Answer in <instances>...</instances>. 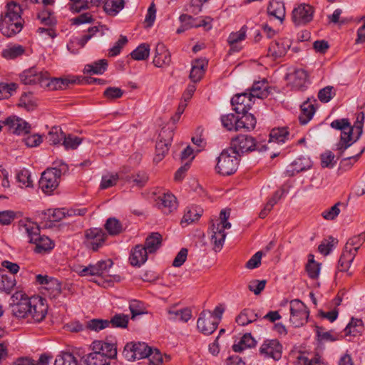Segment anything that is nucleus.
Instances as JSON below:
<instances>
[{"label": "nucleus", "mask_w": 365, "mask_h": 365, "mask_svg": "<svg viewBox=\"0 0 365 365\" xmlns=\"http://www.w3.org/2000/svg\"><path fill=\"white\" fill-rule=\"evenodd\" d=\"M25 51L24 48L20 45L9 47L3 51V56L6 58L14 59L21 56Z\"/></svg>", "instance_id": "obj_55"}, {"label": "nucleus", "mask_w": 365, "mask_h": 365, "mask_svg": "<svg viewBox=\"0 0 365 365\" xmlns=\"http://www.w3.org/2000/svg\"><path fill=\"white\" fill-rule=\"evenodd\" d=\"M110 326L108 319H93L86 323V328L88 330L98 332Z\"/></svg>", "instance_id": "obj_48"}, {"label": "nucleus", "mask_w": 365, "mask_h": 365, "mask_svg": "<svg viewBox=\"0 0 365 365\" xmlns=\"http://www.w3.org/2000/svg\"><path fill=\"white\" fill-rule=\"evenodd\" d=\"M20 226L21 232L26 235L30 243L36 241V237L40 235V229L36 222L27 220L21 223Z\"/></svg>", "instance_id": "obj_29"}, {"label": "nucleus", "mask_w": 365, "mask_h": 365, "mask_svg": "<svg viewBox=\"0 0 365 365\" xmlns=\"http://www.w3.org/2000/svg\"><path fill=\"white\" fill-rule=\"evenodd\" d=\"M295 365H324L321 361L320 357L316 356L309 359L303 354H300L295 361Z\"/></svg>", "instance_id": "obj_56"}, {"label": "nucleus", "mask_w": 365, "mask_h": 365, "mask_svg": "<svg viewBox=\"0 0 365 365\" xmlns=\"http://www.w3.org/2000/svg\"><path fill=\"white\" fill-rule=\"evenodd\" d=\"M22 9L21 6L15 2L10 1L8 2L5 6V10L1 14V17H9L14 19V20H17L19 21L24 22L22 16Z\"/></svg>", "instance_id": "obj_27"}, {"label": "nucleus", "mask_w": 365, "mask_h": 365, "mask_svg": "<svg viewBox=\"0 0 365 365\" xmlns=\"http://www.w3.org/2000/svg\"><path fill=\"white\" fill-rule=\"evenodd\" d=\"M128 315L118 314L114 315L110 320H108L110 324L113 327L125 328L128 324Z\"/></svg>", "instance_id": "obj_57"}, {"label": "nucleus", "mask_w": 365, "mask_h": 365, "mask_svg": "<svg viewBox=\"0 0 365 365\" xmlns=\"http://www.w3.org/2000/svg\"><path fill=\"white\" fill-rule=\"evenodd\" d=\"M312 167L311 161L307 158H299L296 159L291 165L292 175L307 170Z\"/></svg>", "instance_id": "obj_47"}, {"label": "nucleus", "mask_w": 365, "mask_h": 365, "mask_svg": "<svg viewBox=\"0 0 365 365\" xmlns=\"http://www.w3.org/2000/svg\"><path fill=\"white\" fill-rule=\"evenodd\" d=\"M291 44V40L287 38L278 39L269 46V54L276 58L284 56L290 48Z\"/></svg>", "instance_id": "obj_22"}, {"label": "nucleus", "mask_w": 365, "mask_h": 365, "mask_svg": "<svg viewBox=\"0 0 365 365\" xmlns=\"http://www.w3.org/2000/svg\"><path fill=\"white\" fill-rule=\"evenodd\" d=\"M14 276H9L4 269H0V291L9 294L16 285Z\"/></svg>", "instance_id": "obj_36"}, {"label": "nucleus", "mask_w": 365, "mask_h": 365, "mask_svg": "<svg viewBox=\"0 0 365 365\" xmlns=\"http://www.w3.org/2000/svg\"><path fill=\"white\" fill-rule=\"evenodd\" d=\"M289 137V133L287 128H277L271 130L269 134V143H284Z\"/></svg>", "instance_id": "obj_34"}, {"label": "nucleus", "mask_w": 365, "mask_h": 365, "mask_svg": "<svg viewBox=\"0 0 365 365\" xmlns=\"http://www.w3.org/2000/svg\"><path fill=\"white\" fill-rule=\"evenodd\" d=\"M157 205L165 214H169L177 209L178 202L176 197L170 192L163 193L158 197Z\"/></svg>", "instance_id": "obj_23"}, {"label": "nucleus", "mask_w": 365, "mask_h": 365, "mask_svg": "<svg viewBox=\"0 0 365 365\" xmlns=\"http://www.w3.org/2000/svg\"><path fill=\"white\" fill-rule=\"evenodd\" d=\"M364 120V114L360 113L357 115L356 122L353 126L350 125L348 119L346 118L337 119L331 123L332 128L341 130L340 140L335 145L334 150L337 153V158H342L341 164L343 166L351 168L364 152L365 148H361L356 152H351L349 155L344 157L345 151L356 142L361 135Z\"/></svg>", "instance_id": "obj_1"}, {"label": "nucleus", "mask_w": 365, "mask_h": 365, "mask_svg": "<svg viewBox=\"0 0 365 365\" xmlns=\"http://www.w3.org/2000/svg\"><path fill=\"white\" fill-rule=\"evenodd\" d=\"M250 93H243L235 95L231 100L234 110L237 113H245L250 110L253 98Z\"/></svg>", "instance_id": "obj_19"}, {"label": "nucleus", "mask_w": 365, "mask_h": 365, "mask_svg": "<svg viewBox=\"0 0 365 365\" xmlns=\"http://www.w3.org/2000/svg\"><path fill=\"white\" fill-rule=\"evenodd\" d=\"M65 134L57 127H53L49 131L47 138L51 144L56 145L63 140Z\"/></svg>", "instance_id": "obj_58"}, {"label": "nucleus", "mask_w": 365, "mask_h": 365, "mask_svg": "<svg viewBox=\"0 0 365 365\" xmlns=\"http://www.w3.org/2000/svg\"><path fill=\"white\" fill-rule=\"evenodd\" d=\"M336 243V240L330 237L329 240H325L319 245L318 250L322 255H328L333 250Z\"/></svg>", "instance_id": "obj_64"}, {"label": "nucleus", "mask_w": 365, "mask_h": 365, "mask_svg": "<svg viewBox=\"0 0 365 365\" xmlns=\"http://www.w3.org/2000/svg\"><path fill=\"white\" fill-rule=\"evenodd\" d=\"M336 163L335 155L331 151L327 150L321 155V165L323 168H333Z\"/></svg>", "instance_id": "obj_61"}, {"label": "nucleus", "mask_w": 365, "mask_h": 365, "mask_svg": "<svg viewBox=\"0 0 365 365\" xmlns=\"http://www.w3.org/2000/svg\"><path fill=\"white\" fill-rule=\"evenodd\" d=\"M107 61L101 59L93 64L86 65L84 68V73L93 74H102L106 70Z\"/></svg>", "instance_id": "obj_44"}, {"label": "nucleus", "mask_w": 365, "mask_h": 365, "mask_svg": "<svg viewBox=\"0 0 365 365\" xmlns=\"http://www.w3.org/2000/svg\"><path fill=\"white\" fill-rule=\"evenodd\" d=\"M171 62V57L169 51L162 43H158L155 49L153 64L158 68L168 66Z\"/></svg>", "instance_id": "obj_21"}, {"label": "nucleus", "mask_w": 365, "mask_h": 365, "mask_svg": "<svg viewBox=\"0 0 365 365\" xmlns=\"http://www.w3.org/2000/svg\"><path fill=\"white\" fill-rule=\"evenodd\" d=\"M105 228L110 235H117L123 231L122 224L115 217L107 220Z\"/></svg>", "instance_id": "obj_50"}, {"label": "nucleus", "mask_w": 365, "mask_h": 365, "mask_svg": "<svg viewBox=\"0 0 365 365\" xmlns=\"http://www.w3.org/2000/svg\"><path fill=\"white\" fill-rule=\"evenodd\" d=\"M266 284L267 281L265 279H253L250 282L248 289L250 291L254 292L255 294L257 295L264 289Z\"/></svg>", "instance_id": "obj_63"}, {"label": "nucleus", "mask_w": 365, "mask_h": 365, "mask_svg": "<svg viewBox=\"0 0 365 365\" xmlns=\"http://www.w3.org/2000/svg\"><path fill=\"white\" fill-rule=\"evenodd\" d=\"M148 177L145 172H138L135 175H132L128 179L129 183H132L133 186L142 187L145 186L148 182Z\"/></svg>", "instance_id": "obj_54"}, {"label": "nucleus", "mask_w": 365, "mask_h": 365, "mask_svg": "<svg viewBox=\"0 0 365 365\" xmlns=\"http://www.w3.org/2000/svg\"><path fill=\"white\" fill-rule=\"evenodd\" d=\"M365 242V232L350 238L345 245L344 249L356 254L358 250Z\"/></svg>", "instance_id": "obj_42"}, {"label": "nucleus", "mask_w": 365, "mask_h": 365, "mask_svg": "<svg viewBox=\"0 0 365 365\" xmlns=\"http://www.w3.org/2000/svg\"><path fill=\"white\" fill-rule=\"evenodd\" d=\"M302 114L299 120L302 124L307 123L315 113L314 106L309 103H304L302 106Z\"/></svg>", "instance_id": "obj_49"}, {"label": "nucleus", "mask_w": 365, "mask_h": 365, "mask_svg": "<svg viewBox=\"0 0 365 365\" xmlns=\"http://www.w3.org/2000/svg\"><path fill=\"white\" fill-rule=\"evenodd\" d=\"M103 26H93L88 29V34L82 36L81 37L74 38L68 45V48L70 50V46L71 44H76L80 46V48H83L86 43L93 37V36L98 31H101V34L103 33Z\"/></svg>", "instance_id": "obj_31"}, {"label": "nucleus", "mask_w": 365, "mask_h": 365, "mask_svg": "<svg viewBox=\"0 0 365 365\" xmlns=\"http://www.w3.org/2000/svg\"><path fill=\"white\" fill-rule=\"evenodd\" d=\"M355 256V252H351V251L344 249L338 262V270L340 272H347Z\"/></svg>", "instance_id": "obj_37"}, {"label": "nucleus", "mask_w": 365, "mask_h": 365, "mask_svg": "<svg viewBox=\"0 0 365 365\" xmlns=\"http://www.w3.org/2000/svg\"><path fill=\"white\" fill-rule=\"evenodd\" d=\"M219 324V319L210 311L204 310L200 314L197 322L198 330L205 335L213 333Z\"/></svg>", "instance_id": "obj_10"}, {"label": "nucleus", "mask_w": 365, "mask_h": 365, "mask_svg": "<svg viewBox=\"0 0 365 365\" xmlns=\"http://www.w3.org/2000/svg\"><path fill=\"white\" fill-rule=\"evenodd\" d=\"M81 138L72 135H64L63 145L66 150L76 149L81 143Z\"/></svg>", "instance_id": "obj_60"}, {"label": "nucleus", "mask_w": 365, "mask_h": 365, "mask_svg": "<svg viewBox=\"0 0 365 365\" xmlns=\"http://www.w3.org/2000/svg\"><path fill=\"white\" fill-rule=\"evenodd\" d=\"M259 353L264 358L278 361L282 354V346L277 339L266 340L259 348Z\"/></svg>", "instance_id": "obj_14"}, {"label": "nucleus", "mask_w": 365, "mask_h": 365, "mask_svg": "<svg viewBox=\"0 0 365 365\" xmlns=\"http://www.w3.org/2000/svg\"><path fill=\"white\" fill-rule=\"evenodd\" d=\"M47 73L46 71L32 67L23 71L19 78L25 85H39L44 87Z\"/></svg>", "instance_id": "obj_13"}, {"label": "nucleus", "mask_w": 365, "mask_h": 365, "mask_svg": "<svg viewBox=\"0 0 365 365\" xmlns=\"http://www.w3.org/2000/svg\"><path fill=\"white\" fill-rule=\"evenodd\" d=\"M207 66V61L205 58L195 60L192 63L190 78L194 83L199 82L202 78Z\"/></svg>", "instance_id": "obj_25"}, {"label": "nucleus", "mask_w": 365, "mask_h": 365, "mask_svg": "<svg viewBox=\"0 0 365 365\" xmlns=\"http://www.w3.org/2000/svg\"><path fill=\"white\" fill-rule=\"evenodd\" d=\"M173 137V130L171 128H163L159 133V140L155 146V156L154 161L160 162L169 150Z\"/></svg>", "instance_id": "obj_9"}, {"label": "nucleus", "mask_w": 365, "mask_h": 365, "mask_svg": "<svg viewBox=\"0 0 365 365\" xmlns=\"http://www.w3.org/2000/svg\"><path fill=\"white\" fill-rule=\"evenodd\" d=\"M290 318L289 321L295 327L303 326L309 317V311L306 305L299 299H294L289 302Z\"/></svg>", "instance_id": "obj_7"}, {"label": "nucleus", "mask_w": 365, "mask_h": 365, "mask_svg": "<svg viewBox=\"0 0 365 365\" xmlns=\"http://www.w3.org/2000/svg\"><path fill=\"white\" fill-rule=\"evenodd\" d=\"M168 313L170 316L169 319L176 322H187L192 317L191 310L188 308L178 310L170 309L168 311Z\"/></svg>", "instance_id": "obj_38"}, {"label": "nucleus", "mask_w": 365, "mask_h": 365, "mask_svg": "<svg viewBox=\"0 0 365 365\" xmlns=\"http://www.w3.org/2000/svg\"><path fill=\"white\" fill-rule=\"evenodd\" d=\"M149 252L142 245H137L131 250L129 260L130 264L135 267H140L148 259Z\"/></svg>", "instance_id": "obj_24"}, {"label": "nucleus", "mask_w": 365, "mask_h": 365, "mask_svg": "<svg viewBox=\"0 0 365 365\" xmlns=\"http://www.w3.org/2000/svg\"><path fill=\"white\" fill-rule=\"evenodd\" d=\"M162 236L158 232H152L145 240L144 247L150 253L155 252L160 246Z\"/></svg>", "instance_id": "obj_39"}, {"label": "nucleus", "mask_w": 365, "mask_h": 365, "mask_svg": "<svg viewBox=\"0 0 365 365\" xmlns=\"http://www.w3.org/2000/svg\"><path fill=\"white\" fill-rule=\"evenodd\" d=\"M104 11L110 16H115L124 7L123 0H105Z\"/></svg>", "instance_id": "obj_41"}, {"label": "nucleus", "mask_w": 365, "mask_h": 365, "mask_svg": "<svg viewBox=\"0 0 365 365\" xmlns=\"http://www.w3.org/2000/svg\"><path fill=\"white\" fill-rule=\"evenodd\" d=\"M124 91L118 87H108L103 92V96L109 100L114 101L123 96Z\"/></svg>", "instance_id": "obj_59"}, {"label": "nucleus", "mask_w": 365, "mask_h": 365, "mask_svg": "<svg viewBox=\"0 0 365 365\" xmlns=\"http://www.w3.org/2000/svg\"><path fill=\"white\" fill-rule=\"evenodd\" d=\"M54 365H78V362L72 354L65 352L56 356Z\"/></svg>", "instance_id": "obj_52"}, {"label": "nucleus", "mask_w": 365, "mask_h": 365, "mask_svg": "<svg viewBox=\"0 0 365 365\" xmlns=\"http://www.w3.org/2000/svg\"><path fill=\"white\" fill-rule=\"evenodd\" d=\"M258 316L254 310L244 309L236 317V322L240 326H246L257 320Z\"/></svg>", "instance_id": "obj_35"}, {"label": "nucleus", "mask_w": 365, "mask_h": 365, "mask_svg": "<svg viewBox=\"0 0 365 365\" xmlns=\"http://www.w3.org/2000/svg\"><path fill=\"white\" fill-rule=\"evenodd\" d=\"M150 347L144 342L127 344L123 350V355L128 361L147 358L150 352Z\"/></svg>", "instance_id": "obj_11"}, {"label": "nucleus", "mask_w": 365, "mask_h": 365, "mask_svg": "<svg viewBox=\"0 0 365 365\" xmlns=\"http://www.w3.org/2000/svg\"><path fill=\"white\" fill-rule=\"evenodd\" d=\"M150 46L148 43H141L130 53L132 58L135 61L146 60L150 55Z\"/></svg>", "instance_id": "obj_46"}, {"label": "nucleus", "mask_w": 365, "mask_h": 365, "mask_svg": "<svg viewBox=\"0 0 365 365\" xmlns=\"http://www.w3.org/2000/svg\"><path fill=\"white\" fill-rule=\"evenodd\" d=\"M243 115L239 118H238V123L237 125V130H240L242 128H245L246 130H252L255 127L256 125V119L252 114H247V113H242Z\"/></svg>", "instance_id": "obj_43"}, {"label": "nucleus", "mask_w": 365, "mask_h": 365, "mask_svg": "<svg viewBox=\"0 0 365 365\" xmlns=\"http://www.w3.org/2000/svg\"><path fill=\"white\" fill-rule=\"evenodd\" d=\"M221 122L223 127L225 128L227 130L238 131V130H237L238 116H236L235 114L229 113L222 115L221 117Z\"/></svg>", "instance_id": "obj_51"}, {"label": "nucleus", "mask_w": 365, "mask_h": 365, "mask_svg": "<svg viewBox=\"0 0 365 365\" xmlns=\"http://www.w3.org/2000/svg\"><path fill=\"white\" fill-rule=\"evenodd\" d=\"M231 224L230 222H221L219 220L212 221L210 227L211 241L214 244L215 251L221 250L226 237L225 229H230Z\"/></svg>", "instance_id": "obj_12"}, {"label": "nucleus", "mask_w": 365, "mask_h": 365, "mask_svg": "<svg viewBox=\"0 0 365 365\" xmlns=\"http://www.w3.org/2000/svg\"><path fill=\"white\" fill-rule=\"evenodd\" d=\"M247 27L243 26L238 31L231 33L227 38L229 44L234 48L235 45L245 39Z\"/></svg>", "instance_id": "obj_53"}, {"label": "nucleus", "mask_w": 365, "mask_h": 365, "mask_svg": "<svg viewBox=\"0 0 365 365\" xmlns=\"http://www.w3.org/2000/svg\"><path fill=\"white\" fill-rule=\"evenodd\" d=\"M267 13L282 23L286 14L284 3L279 0H270L267 7Z\"/></svg>", "instance_id": "obj_26"}, {"label": "nucleus", "mask_w": 365, "mask_h": 365, "mask_svg": "<svg viewBox=\"0 0 365 365\" xmlns=\"http://www.w3.org/2000/svg\"><path fill=\"white\" fill-rule=\"evenodd\" d=\"M85 237L88 245L96 251L104 244L107 235L101 228H91L86 231Z\"/></svg>", "instance_id": "obj_15"}, {"label": "nucleus", "mask_w": 365, "mask_h": 365, "mask_svg": "<svg viewBox=\"0 0 365 365\" xmlns=\"http://www.w3.org/2000/svg\"><path fill=\"white\" fill-rule=\"evenodd\" d=\"M54 166L46 169L41 175L39 180V187L46 194H51L57 188L59 184L61 176L66 173L68 165L62 161H56Z\"/></svg>", "instance_id": "obj_4"}, {"label": "nucleus", "mask_w": 365, "mask_h": 365, "mask_svg": "<svg viewBox=\"0 0 365 365\" xmlns=\"http://www.w3.org/2000/svg\"><path fill=\"white\" fill-rule=\"evenodd\" d=\"M314 9L309 4H302L292 11V20L296 25H302L312 20Z\"/></svg>", "instance_id": "obj_16"}, {"label": "nucleus", "mask_w": 365, "mask_h": 365, "mask_svg": "<svg viewBox=\"0 0 365 365\" xmlns=\"http://www.w3.org/2000/svg\"><path fill=\"white\" fill-rule=\"evenodd\" d=\"M364 331L363 322L359 319L352 318L344 329L345 335L357 336Z\"/></svg>", "instance_id": "obj_40"}, {"label": "nucleus", "mask_w": 365, "mask_h": 365, "mask_svg": "<svg viewBox=\"0 0 365 365\" xmlns=\"http://www.w3.org/2000/svg\"><path fill=\"white\" fill-rule=\"evenodd\" d=\"M31 243L36 245L34 251L36 253H44L51 250L54 247L53 242L45 235H39L36 237V241L32 242Z\"/></svg>", "instance_id": "obj_32"}, {"label": "nucleus", "mask_w": 365, "mask_h": 365, "mask_svg": "<svg viewBox=\"0 0 365 365\" xmlns=\"http://www.w3.org/2000/svg\"><path fill=\"white\" fill-rule=\"evenodd\" d=\"M308 74L304 69H297L289 75L293 87L302 89L307 82Z\"/></svg>", "instance_id": "obj_33"}, {"label": "nucleus", "mask_w": 365, "mask_h": 365, "mask_svg": "<svg viewBox=\"0 0 365 365\" xmlns=\"http://www.w3.org/2000/svg\"><path fill=\"white\" fill-rule=\"evenodd\" d=\"M93 352L83 357L84 365H110V359L117 354L113 343L94 341L91 344Z\"/></svg>", "instance_id": "obj_3"}, {"label": "nucleus", "mask_w": 365, "mask_h": 365, "mask_svg": "<svg viewBox=\"0 0 365 365\" xmlns=\"http://www.w3.org/2000/svg\"><path fill=\"white\" fill-rule=\"evenodd\" d=\"M239 163L240 156L229 148L220 154L215 169L222 175H230L237 171Z\"/></svg>", "instance_id": "obj_5"}, {"label": "nucleus", "mask_w": 365, "mask_h": 365, "mask_svg": "<svg viewBox=\"0 0 365 365\" xmlns=\"http://www.w3.org/2000/svg\"><path fill=\"white\" fill-rule=\"evenodd\" d=\"M129 309L132 314V319L145 313L143 303L138 300H132L130 302Z\"/></svg>", "instance_id": "obj_62"}, {"label": "nucleus", "mask_w": 365, "mask_h": 365, "mask_svg": "<svg viewBox=\"0 0 365 365\" xmlns=\"http://www.w3.org/2000/svg\"><path fill=\"white\" fill-rule=\"evenodd\" d=\"M4 125L7 126L12 133L17 135L26 134L30 130V126L28 123L15 116L7 118L4 120Z\"/></svg>", "instance_id": "obj_20"}, {"label": "nucleus", "mask_w": 365, "mask_h": 365, "mask_svg": "<svg viewBox=\"0 0 365 365\" xmlns=\"http://www.w3.org/2000/svg\"><path fill=\"white\" fill-rule=\"evenodd\" d=\"M250 97L253 99H263L267 98L269 94L267 81L263 80L262 81L255 82L250 91Z\"/></svg>", "instance_id": "obj_28"}, {"label": "nucleus", "mask_w": 365, "mask_h": 365, "mask_svg": "<svg viewBox=\"0 0 365 365\" xmlns=\"http://www.w3.org/2000/svg\"><path fill=\"white\" fill-rule=\"evenodd\" d=\"M12 314L24 319L28 323L37 324L43 321L48 312L46 300L39 296L29 297L23 292H16L11 296Z\"/></svg>", "instance_id": "obj_2"}, {"label": "nucleus", "mask_w": 365, "mask_h": 365, "mask_svg": "<svg viewBox=\"0 0 365 365\" xmlns=\"http://www.w3.org/2000/svg\"><path fill=\"white\" fill-rule=\"evenodd\" d=\"M113 261L110 259L101 260L96 264H91L86 267L78 265L75 271L81 276H107L113 266Z\"/></svg>", "instance_id": "obj_6"}, {"label": "nucleus", "mask_w": 365, "mask_h": 365, "mask_svg": "<svg viewBox=\"0 0 365 365\" xmlns=\"http://www.w3.org/2000/svg\"><path fill=\"white\" fill-rule=\"evenodd\" d=\"M36 281L44 285V289L48 292L51 298H56L61 293V284L59 281L55 278L49 277L48 275L38 274L36 276Z\"/></svg>", "instance_id": "obj_17"}, {"label": "nucleus", "mask_w": 365, "mask_h": 365, "mask_svg": "<svg viewBox=\"0 0 365 365\" xmlns=\"http://www.w3.org/2000/svg\"><path fill=\"white\" fill-rule=\"evenodd\" d=\"M76 80L74 78H52L50 79L49 74L47 73L44 87H48L51 90L65 89L70 83H75Z\"/></svg>", "instance_id": "obj_30"}, {"label": "nucleus", "mask_w": 365, "mask_h": 365, "mask_svg": "<svg viewBox=\"0 0 365 365\" xmlns=\"http://www.w3.org/2000/svg\"><path fill=\"white\" fill-rule=\"evenodd\" d=\"M24 23L14 19L0 17V31L6 37H11L19 34L23 29Z\"/></svg>", "instance_id": "obj_18"}, {"label": "nucleus", "mask_w": 365, "mask_h": 365, "mask_svg": "<svg viewBox=\"0 0 365 365\" xmlns=\"http://www.w3.org/2000/svg\"><path fill=\"white\" fill-rule=\"evenodd\" d=\"M230 148L240 157L245 153L258 149L255 139L247 135H240L232 138Z\"/></svg>", "instance_id": "obj_8"}, {"label": "nucleus", "mask_w": 365, "mask_h": 365, "mask_svg": "<svg viewBox=\"0 0 365 365\" xmlns=\"http://www.w3.org/2000/svg\"><path fill=\"white\" fill-rule=\"evenodd\" d=\"M255 345V340L250 334H245L240 339L238 344L232 346V349L235 352H241L247 348H251Z\"/></svg>", "instance_id": "obj_45"}]
</instances>
